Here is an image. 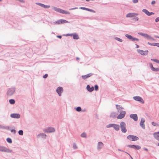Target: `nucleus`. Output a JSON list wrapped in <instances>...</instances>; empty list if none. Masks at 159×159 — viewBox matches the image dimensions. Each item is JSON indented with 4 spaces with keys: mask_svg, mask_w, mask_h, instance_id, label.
<instances>
[{
    "mask_svg": "<svg viewBox=\"0 0 159 159\" xmlns=\"http://www.w3.org/2000/svg\"><path fill=\"white\" fill-rule=\"evenodd\" d=\"M16 90V88L15 87H11L7 89V94L9 96H11L14 94Z\"/></svg>",
    "mask_w": 159,
    "mask_h": 159,
    "instance_id": "nucleus-1",
    "label": "nucleus"
},
{
    "mask_svg": "<svg viewBox=\"0 0 159 159\" xmlns=\"http://www.w3.org/2000/svg\"><path fill=\"white\" fill-rule=\"evenodd\" d=\"M53 9L55 11H56L57 12H59L61 13H62V14H68V15L70 14V12H69L66 11H65V10L61 9L60 8H57V7H53Z\"/></svg>",
    "mask_w": 159,
    "mask_h": 159,
    "instance_id": "nucleus-2",
    "label": "nucleus"
},
{
    "mask_svg": "<svg viewBox=\"0 0 159 159\" xmlns=\"http://www.w3.org/2000/svg\"><path fill=\"white\" fill-rule=\"evenodd\" d=\"M0 152L11 153L12 152V150H10L4 146L0 145Z\"/></svg>",
    "mask_w": 159,
    "mask_h": 159,
    "instance_id": "nucleus-3",
    "label": "nucleus"
},
{
    "mask_svg": "<svg viewBox=\"0 0 159 159\" xmlns=\"http://www.w3.org/2000/svg\"><path fill=\"white\" fill-rule=\"evenodd\" d=\"M120 128L121 131L124 133H126L127 131V129L126 128L125 123L123 121H122L120 123Z\"/></svg>",
    "mask_w": 159,
    "mask_h": 159,
    "instance_id": "nucleus-4",
    "label": "nucleus"
},
{
    "mask_svg": "<svg viewBox=\"0 0 159 159\" xmlns=\"http://www.w3.org/2000/svg\"><path fill=\"white\" fill-rule=\"evenodd\" d=\"M127 138L129 140L132 141H137L139 139L138 137L132 135H129L127 136Z\"/></svg>",
    "mask_w": 159,
    "mask_h": 159,
    "instance_id": "nucleus-5",
    "label": "nucleus"
},
{
    "mask_svg": "<svg viewBox=\"0 0 159 159\" xmlns=\"http://www.w3.org/2000/svg\"><path fill=\"white\" fill-rule=\"evenodd\" d=\"M44 131L47 133H52L55 131V129L53 127H48L47 129H44Z\"/></svg>",
    "mask_w": 159,
    "mask_h": 159,
    "instance_id": "nucleus-6",
    "label": "nucleus"
},
{
    "mask_svg": "<svg viewBox=\"0 0 159 159\" xmlns=\"http://www.w3.org/2000/svg\"><path fill=\"white\" fill-rule=\"evenodd\" d=\"M125 36L128 39H130L132 41H139V40L138 39L134 37H132L129 34H126L125 35Z\"/></svg>",
    "mask_w": 159,
    "mask_h": 159,
    "instance_id": "nucleus-7",
    "label": "nucleus"
},
{
    "mask_svg": "<svg viewBox=\"0 0 159 159\" xmlns=\"http://www.w3.org/2000/svg\"><path fill=\"white\" fill-rule=\"evenodd\" d=\"M133 99L135 101H139L142 104L144 103V101H143V99L140 96H134L133 97Z\"/></svg>",
    "mask_w": 159,
    "mask_h": 159,
    "instance_id": "nucleus-8",
    "label": "nucleus"
},
{
    "mask_svg": "<svg viewBox=\"0 0 159 159\" xmlns=\"http://www.w3.org/2000/svg\"><path fill=\"white\" fill-rule=\"evenodd\" d=\"M120 114L117 116V118L118 119H121L123 118L125 116L126 112L125 111H119Z\"/></svg>",
    "mask_w": 159,
    "mask_h": 159,
    "instance_id": "nucleus-9",
    "label": "nucleus"
},
{
    "mask_svg": "<svg viewBox=\"0 0 159 159\" xmlns=\"http://www.w3.org/2000/svg\"><path fill=\"white\" fill-rule=\"evenodd\" d=\"M68 21L66 20L63 19H60L54 22L55 24H64L68 23Z\"/></svg>",
    "mask_w": 159,
    "mask_h": 159,
    "instance_id": "nucleus-10",
    "label": "nucleus"
},
{
    "mask_svg": "<svg viewBox=\"0 0 159 159\" xmlns=\"http://www.w3.org/2000/svg\"><path fill=\"white\" fill-rule=\"evenodd\" d=\"M63 91L62 87H59L57 88L56 89V92L58 94L59 96H61V93L63 92Z\"/></svg>",
    "mask_w": 159,
    "mask_h": 159,
    "instance_id": "nucleus-11",
    "label": "nucleus"
},
{
    "mask_svg": "<svg viewBox=\"0 0 159 159\" xmlns=\"http://www.w3.org/2000/svg\"><path fill=\"white\" fill-rule=\"evenodd\" d=\"M137 51L138 53L143 55H147L148 52V50H146L145 51H144L140 49H138Z\"/></svg>",
    "mask_w": 159,
    "mask_h": 159,
    "instance_id": "nucleus-12",
    "label": "nucleus"
},
{
    "mask_svg": "<svg viewBox=\"0 0 159 159\" xmlns=\"http://www.w3.org/2000/svg\"><path fill=\"white\" fill-rule=\"evenodd\" d=\"M127 147L130 148H131L137 150H139L141 148V147L138 145H127Z\"/></svg>",
    "mask_w": 159,
    "mask_h": 159,
    "instance_id": "nucleus-13",
    "label": "nucleus"
},
{
    "mask_svg": "<svg viewBox=\"0 0 159 159\" xmlns=\"http://www.w3.org/2000/svg\"><path fill=\"white\" fill-rule=\"evenodd\" d=\"M10 116L12 118L19 119L20 118V115L19 114L13 113L11 114Z\"/></svg>",
    "mask_w": 159,
    "mask_h": 159,
    "instance_id": "nucleus-14",
    "label": "nucleus"
},
{
    "mask_svg": "<svg viewBox=\"0 0 159 159\" xmlns=\"http://www.w3.org/2000/svg\"><path fill=\"white\" fill-rule=\"evenodd\" d=\"M36 5H37L41 7H43L44 8H49L50 6L49 5H45L43 4H42L40 3L39 2H36Z\"/></svg>",
    "mask_w": 159,
    "mask_h": 159,
    "instance_id": "nucleus-15",
    "label": "nucleus"
},
{
    "mask_svg": "<svg viewBox=\"0 0 159 159\" xmlns=\"http://www.w3.org/2000/svg\"><path fill=\"white\" fill-rule=\"evenodd\" d=\"M144 122V119L143 118H142L140 122V126L143 129H145Z\"/></svg>",
    "mask_w": 159,
    "mask_h": 159,
    "instance_id": "nucleus-16",
    "label": "nucleus"
},
{
    "mask_svg": "<svg viewBox=\"0 0 159 159\" xmlns=\"http://www.w3.org/2000/svg\"><path fill=\"white\" fill-rule=\"evenodd\" d=\"M142 11L144 12L145 14H146L148 16H150L154 14V13L152 12H149L148 10L146 9H143Z\"/></svg>",
    "mask_w": 159,
    "mask_h": 159,
    "instance_id": "nucleus-17",
    "label": "nucleus"
},
{
    "mask_svg": "<svg viewBox=\"0 0 159 159\" xmlns=\"http://www.w3.org/2000/svg\"><path fill=\"white\" fill-rule=\"evenodd\" d=\"M130 118L133 119L134 121L138 120V116L136 114H131L129 115Z\"/></svg>",
    "mask_w": 159,
    "mask_h": 159,
    "instance_id": "nucleus-18",
    "label": "nucleus"
},
{
    "mask_svg": "<svg viewBox=\"0 0 159 159\" xmlns=\"http://www.w3.org/2000/svg\"><path fill=\"white\" fill-rule=\"evenodd\" d=\"M139 15L138 13H129L126 15L127 17H134L136 16H138Z\"/></svg>",
    "mask_w": 159,
    "mask_h": 159,
    "instance_id": "nucleus-19",
    "label": "nucleus"
},
{
    "mask_svg": "<svg viewBox=\"0 0 159 159\" xmlns=\"http://www.w3.org/2000/svg\"><path fill=\"white\" fill-rule=\"evenodd\" d=\"M86 89L89 92H92L94 90V87L93 86L90 87V85H88L86 87Z\"/></svg>",
    "mask_w": 159,
    "mask_h": 159,
    "instance_id": "nucleus-20",
    "label": "nucleus"
},
{
    "mask_svg": "<svg viewBox=\"0 0 159 159\" xmlns=\"http://www.w3.org/2000/svg\"><path fill=\"white\" fill-rule=\"evenodd\" d=\"M93 74L92 73H90L86 75H83L82 76V78L84 80H85L87 78L91 76Z\"/></svg>",
    "mask_w": 159,
    "mask_h": 159,
    "instance_id": "nucleus-21",
    "label": "nucleus"
},
{
    "mask_svg": "<svg viewBox=\"0 0 159 159\" xmlns=\"http://www.w3.org/2000/svg\"><path fill=\"white\" fill-rule=\"evenodd\" d=\"M70 36L73 37V39H79V37L77 34L76 33L70 34Z\"/></svg>",
    "mask_w": 159,
    "mask_h": 159,
    "instance_id": "nucleus-22",
    "label": "nucleus"
},
{
    "mask_svg": "<svg viewBox=\"0 0 159 159\" xmlns=\"http://www.w3.org/2000/svg\"><path fill=\"white\" fill-rule=\"evenodd\" d=\"M103 145V143L101 142H98L97 145V149L98 150L101 149Z\"/></svg>",
    "mask_w": 159,
    "mask_h": 159,
    "instance_id": "nucleus-23",
    "label": "nucleus"
},
{
    "mask_svg": "<svg viewBox=\"0 0 159 159\" xmlns=\"http://www.w3.org/2000/svg\"><path fill=\"white\" fill-rule=\"evenodd\" d=\"M153 136L156 140L159 141V132L154 133Z\"/></svg>",
    "mask_w": 159,
    "mask_h": 159,
    "instance_id": "nucleus-24",
    "label": "nucleus"
},
{
    "mask_svg": "<svg viewBox=\"0 0 159 159\" xmlns=\"http://www.w3.org/2000/svg\"><path fill=\"white\" fill-rule=\"evenodd\" d=\"M113 127L116 131H118L120 129V125H118L114 124Z\"/></svg>",
    "mask_w": 159,
    "mask_h": 159,
    "instance_id": "nucleus-25",
    "label": "nucleus"
},
{
    "mask_svg": "<svg viewBox=\"0 0 159 159\" xmlns=\"http://www.w3.org/2000/svg\"><path fill=\"white\" fill-rule=\"evenodd\" d=\"M38 137H41L42 138L46 139V134L43 133H41L37 135Z\"/></svg>",
    "mask_w": 159,
    "mask_h": 159,
    "instance_id": "nucleus-26",
    "label": "nucleus"
},
{
    "mask_svg": "<svg viewBox=\"0 0 159 159\" xmlns=\"http://www.w3.org/2000/svg\"><path fill=\"white\" fill-rule=\"evenodd\" d=\"M116 109H117L118 112L122 111V109H123V108L120 105L116 104Z\"/></svg>",
    "mask_w": 159,
    "mask_h": 159,
    "instance_id": "nucleus-27",
    "label": "nucleus"
},
{
    "mask_svg": "<svg viewBox=\"0 0 159 159\" xmlns=\"http://www.w3.org/2000/svg\"><path fill=\"white\" fill-rule=\"evenodd\" d=\"M0 129L9 130V127L8 126H5L3 125H0Z\"/></svg>",
    "mask_w": 159,
    "mask_h": 159,
    "instance_id": "nucleus-28",
    "label": "nucleus"
},
{
    "mask_svg": "<svg viewBox=\"0 0 159 159\" xmlns=\"http://www.w3.org/2000/svg\"><path fill=\"white\" fill-rule=\"evenodd\" d=\"M117 115V114L116 113L113 112L111 113L110 117L111 118H114L116 117Z\"/></svg>",
    "mask_w": 159,
    "mask_h": 159,
    "instance_id": "nucleus-29",
    "label": "nucleus"
},
{
    "mask_svg": "<svg viewBox=\"0 0 159 159\" xmlns=\"http://www.w3.org/2000/svg\"><path fill=\"white\" fill-rule=\"evenodd\" d=\"M139 34L140 35H141V36L145 37L146 38L148 35V34L143 33H139Z\"/></svg>",
    "mask_w": 159,
    "mask_h": 159,
    "instance_id": "nucleus-30",
    "label": "nucleus"
},
{
    "mask_svg": "<svg viewBox=\"0 0 159 159\" xmlns=\"http://www.w3.org/2000/svg\"><path fill=\"white\" fill-rule=\"evenodd\" d=\"M9 102L10 104H13L15 102V101L14 99H11L9 100Z\"/></svg>",
    "mask_w": 159,
    "mask_h": 159,
    "instance_id": "nucleus-31",
    "label": "nucleus"
},
{
    "mask_svg": "<svg viewBox=\"0 0 159 159\" xmlns=\"http://www.w3.org/2000/svg\"><path fill=\"white\" fill-rule=\"evenodd\" d=\"M114 125V124H110L107 125H106V127L107 128L113 127Z\"/></svg>",
    "mask_w": 159,
    "mask_h": 159,
    "instance_id": "nucleus-32",
    "label": "nucleus"
},
{
    "mask_svg": "<svg viewBox=\"0 0 159 159\" xmlns=\"http://www.w3.org/2000/svg\"><path fill=\"white\" fill-rule=\"evenodd\" d=\"M80 136L82 137L86 138V134L85 133L83 132L81 134Z\"/></svg>",
    "mask_w": 159,
    "mask_h": 159,
    "instance_id": "nucleus-33",
    "label": "nucleus"
},
{
    "mask_svg": "<svg viewBox=\"0 0 159 159\" xmlns=\"http://www.w3.org/2000/svg\"><path fill=\"white\" fill-rule=\"evenodd\" d=\"M6 140L7 142L9 143H12L11 139L9 138H7Z\"/></svg>",
    "mask_w": 159,
    "mask_h": 159,
    "instance_id": "nucleus-34",
    "label": "nucleus"
},
{
    "mask_svg": "<svg viewBox=\"0 0 159 159\" xmlns=\"http://www.w3.org/2000/svg\"><path fill=\"white\" fill-rule=\"evenodd\" d=\"M152 70L155 71V72H157V71H159V68H154V67L153 69Z\"/></svg>",
    "mask_w": 159,
    "mask_h": 159,
    "instance_id": "nucleus-35",
    "label": "nucleus"
},
{
    "mask_svg": "<svg viewBox=\"0 0 159 159\" xmlns=\"http://www.w3.org/2000/svg\"><path fill=\"white\" fill-rule=\"evenodd\" d=\"M151 60L152 61H154L155 62H156L157 63H158L159 64V60H158L157 59H151Z\"/></svg>",
    "mask_w": 159,
    "mask_h": 159,
    "instance_id": "nucleus-36",
    "label": "nucleus"
},
{
    "mask_svg": "<svg viewBox=\"0 0 159 159\" xmlns=\"http://www.w3.org/2000/svg\"><path fill=\"white\" fill-rule=\"evenodd\" d=\"M115 39L116 40L120 42H121L123 41V40L121 39H120V38L117 37L115 38Z\"/></svg>",
    "mask_w": 159,
    "mask_h": 159,
    "instance_id": "nucleus-37",
    "label": "nucleus"
},
{
    "mask_svg": "<svg viewBox=\"0 0 159 159\" xmlns=\"http://www.w3.org/2000/svg\"><path fill=\"white\" fill-rule=\"evenodd\" d=\"M18 134L20 135H22L23 134V131L22 130H20L18 131Z\"/></svg>",
    "mask_w": 159,
    "mask_h": 159,
    "instance_id": "nucleus-38",
    "label": "nucleus"
},
{
    "mask_svg": "<svg viewBox=\"0 0 159 159\" xmlns=\"http://www.w3.org/2000/svg\"><path fill=\"white\" fill-rule=\"evenodd\" d=\"M76 110L77 111L80 112L81 111V107H78L76 108Z\"/></svg>",
    "mask_w": 159,
    "mask_h": 159,
    "instance_id": "nucleus-39",
    "label": "nucleus"
},
{
    "mask_svg": "<svg viewBox=\"0 0 159 159\" xmlns=\"http://www.w3.org/2000/svg\"><path fill=\"white\" fill-rule=\"evenodd\" d=\"M132 20L135 21H138L139 20V18L134 16V17H133Z\"/></svg>",
    "mask_w": 159,
    "mask_h": 159,
    "instance_id": "nucleus-40",
    "label": "nucleus"
},
{
    "mask_svg": "<svg viewBox=\"0 0 159 159\" xmlns=\"http://www.w3.org/2000/svg\"><path fill=\"white\" fill-rule=\"evenodd\" d=\"M73 148L74 149H75L77 148V147L75 143H74L73 145Z\"/></svg>",
    "mask_w": 159,
    "mask_h": 159,
    "instance_id": "nucleus-41",
    "label": "nucleus"
},
{
    "mask_svg": "<svg viewBox=\"0 0 159 159\" xmlns=\"http://www.w3.org/2000/svg\"><path fill=\"white\" fill-rule=\"evenodd\" d=\"M79 8L80 9H82V10H86V11H88V9H89V8H86V7H80Z\"/></svg>",
    "mask_w": 159,
    "mask_h": 159,
    "instance_id": "nucleus-42",
    "label": "nucleus"
},
{
    "mask_svg": "<svg viewBox=\"0 0 159 159\" xmlns=\"http://www.w3.org/2000/svg\"><path fill=\"white\" fill-rule=\"evenodd\" d=\"M152 125L154 126H157L158 125V124L152 121L151 123Z\"/></svg>",
    "mask_w": 159,
    "mask_h": 159,
    "instance_id": "nucleus-43",
    "label": "nucleus"
},
{
    "mask_svg": "<svg viewBox=\"0 0 159 159\" xmlns=\"http://www.w3.org/2000/svg\"><path fill=\"white\" fill-rule=\"evenodd\" d=\"M94 87H95V90L97 91L98 90V86L96 84V85H95Z\"/></svg>",
    "mask_w": 159,
    "mask_h": 159,
    "instance_id": "nucleus-44",
    "label": "nucleus"
},
{
    "mask_svg": "<svg viewBox=\"0 0 159 159\" xmlns=\"http://www.w3.org/2000/svg\"><path fill=\"white\" fill-rule=\"evenodd\" d=\"M88 11H89L93 13H95L96 11L93 10L88 9Z\"/></svg>",
    "mask_w": 159,
    "mask_h": 159,
    "instance_id": "nucleus-45",
    "label": "nucleus"
},
{
    "mask_svg": "<svg viewBox=\"0 0 159 159\" xmlns=\"http://www.w3.org/2000/svg\"><path fill=\"white\" fill-rule=\"evenodd\" d=\"M149 66H150V68H151L152 70L154 68L152 64L151 63H149Z\"/></svg>",
    "mask_w": 159,
    "mask_h": 159,
    "instance_id": "nucleus-46",
    "label": "nucleus"
},
{
    "mask_svg": "<svg viewBox=\"0 0 159 159\" xmlns=\"http://www.w3.org/2000/svg\"><path fill=\"white\" fill-rule=\"evenodd\" d=\"M11 132L15 134L16 133V131L14 129H12L11 130Z\"/></svg>",
    "mask_w": 159,
    "mask_h": 159,
    "instance_id": "nucleus-47",
    "label": "nucleus"
},
{
    "mask_svg": "<svg viewBox=\"0 0 159 159\" xmlns=\"http://www.w3.org/2000/svg\"><path fill=\"white\" fill-rule=\"evenodd\" d=\"M155 21L156 22H157L159 21V17L155 19Z\"/></svg>",
    "mask_w": 159,
    "mask_h": 159,
    "instance_id": "nucleus-48",
    "label": "nucleus"
},
{
    "mask_svg": "<svg viewBox=\"0 0 159 159\" xmlns=\"http://www.w3.org/2000/svg\"><path fill=\"white\" fill-rule=\"evenodd\" d=\"M48 76V75L47 74H45L43 76V78H46Z\"/></svg>",
    "mask_w": 159,
    "mask_h": 159,
    "instance_id": "nucleus-49",
    "label": "nucleus"
},
{
    "mask_svg": "<svg viewBox=\"0 0 159 159\" xmlns=\"http://www.w3.org/2000/svg\"><path fill=\"white\" fill-rule=\"evenodd\" d=\"M78 9V7H74V8H70L69 10H75V9Z\"/></svg>",
    "mask_w": 159,
    "mask_h": 159,
    "instance_id": "nucleus-50",
    "label": "nucleus"
},
{
    "mask_svg": "<svg viewBox=\"0 0 159 159\" xmlns=\"http://www.w3.org/2000/svg\"><path fill=\"white\" fill-rule=\"evenodd\" d=\"M152 38V37L150 36L149 35H148V36H147V39H151Z\"/></svg>",
    "mask_w": 159,
    "mask_h": 159,
    "instance_id": "nucleus-51",
    "label": "nucleus"
},
{
    "mask_svg": "<svg viewBox=\"0 0 159 159\" xmlns=\"http://www.w3.org/2000/svg\"><path fill=\"white\" fill-rule=\"evenodd\" d=\"M138 2V0H133V2L134 3H137Z\"/></svg>",
    "mask_w": 159,
    "mask_h": 159,
    "instance_id": "nucleus-52",
    "label": "nucleus"
},
{
    "mask_svg": "<svg viewBox=\"0 0 159 159\" xmlns=\"http://www.w3.org/2000/svg\"><path fill=\"white\" fill-rule=\"evenodd\" d=\"M155 3H156L155 1H153L151 2V4L152 5H153Z\"/></svg>",
    "mask_w": 159,
    "mask_h": 159,
    "instance_id": "nucleus-53",
    "label": "nucleus"
},
{
    "mask_svg": "<svg viewBox=\"0 0 159 159\" xmlns=\"http://www.w3.org/2000/svg\"><path fill=\"white\" fill-rule=\"evenodd\" d=\"M152 46H156V43H152Z\"/></svg>",
    "mask_w": 159,
    "mask_h": 159,
    "instance_id": "nucleus-54",
    "label": "nucleus"
},
{
    "mask_svg": "<svg viewBox=\"0 0 159 159\" xmlns=\"http://www.w3.org/2000/svg\"><path fill=\"white\" fill-rule=\"evenodd\" d=\"M57 37L60 39H61L62 37V36L61 35H57Z\"/></svg>",
    "mask_w": 159,
    "mask_h": 159,
    "instance_id": "nucleus-55",
    "label": "nucleus"
},
{
    "mask_svg": "<svg viewBox=\"0 0 159 159\" xmlns=\"http://www.w3.org/2000/svg\"><path fill=\"white\" fill-rule=\"evenodd\" d=\"M125 152L126 153H127L129 155V156H130V157H131V159H132V158H133L131 156L129 153H127L126 152Z\"/></svg>",
    "mask_w": 159,
    "mask_h": 159,
    "instance_id": "nucleus-56",
    "label": "nucleus"
},
{
    "mask_svg": "<svg viewBox=\"0 0 159 159\" xmlns=\"http://www.w3.org/2000/svg\"><path fill=\"white\" fill-rule=\"evenodd\" d=\"M143 149L145 151H148V149L147 148H144Z\"/></svg>",
    "mask_w": 159,
    "mask_h": 159,
    "instance_id": "nucleus-57",
    "label": "nucleus"
},
{
    "mask_svg": "<svg viewBox=\"0 0 159 159\" xmlns=\"http://www.w3.org/2000/svg\"><path fill=\"white\" fill-rule=\"evenodd\" d=\"M156 46L159 47V43H156Z\"/></svg>",
    "mask_w": 159,
    "mask_h": 159,
    "instance_id": "nucleus-58",
    "label": "nucleus"
},
{
    "mask_svg": "<svg viewBox=\"0 0 159 159\" xmlns=\"http://www.w3.org/2000/svg\"><path fill=\"white\" fill-rule=\"evenodd\" d=\"M118 151H121V152H124V151L123 150L120 149H118Z\"/></svg>",
    "mask_w": 159,
    "mask_h": 159,
    "instance_id": "nucleus-59",
    "label": "nucleus"
},
{
    "mask_svg": "<svg viewBox=\"0 0 159 159\" xmlns=\"http://www.w3.org/2000/svg\"><path fill=\"white\" fill-rule=\"evenodd\" d=\"M154 37L156 38H159V37L157 35H154Z\"/></svg>",
    "mask_w": 159,
    "mask_h": 159,
    "instance_id": "nucleus-60",
    "label": "nucleus"
},
{
    "mask_svg": "<svg viewBox=\"0 0 159 159\" xmlns=\"http://www.w3.org/2000/svg\"><path fill=\"white\" fill-rule=\"evenodd\" d=\"M136 48H138L139 47V46L137 44H136Z\"/></svg>",
    "mask_w": 159,
    "mask_h": 159,
    "instance_id": "nucleus-61",
    "label": "nucleus"
},
{
    "mask_svg": "<svg viewBox=\"0 0 159 159\" xmlns=\"http://www.w3.org/2000/svg\"><path fill=\"white\" fill-rule=\"evenodd\" d=\"M148 44L150 45H151V46H152V43H151L149 42H148Z\"/></svg>",
    "mask_w": 159,
    "mask_h": 159,
    "instance_id": "nucleus-62",
    "label": "nucleus"
},
{
    "mask_svg": "<svg viewBox=\"0 0 159 159\" xmlns=\"http://www.w3.org/2000/svg\"><path fill=\"white\" fill-rule=\"evenodd\" d=\"M151 40H152L154 41H156V40L155 39H153V38H152V37Z\"/></svg>",
    "mask_w": 159,
    "mask_h": 159,
    "instance_id": "nucleus-63",
    "label": "nucleus"
},
{
    "mask_svg": "<svg viewBox=\"0 0 159 159\" xmlns=\"http://www.w3.org/2000/svg\"><path fill=\"white\" fill-rule=\"evenodd\" d=\"M76 59H77V60H79V59H80V58H79V57H76Z\"/></svg>",
    "mask_w": 159,
    "mask_h": 159,
    "instance_id": "nucleus-64",
    "label": "nucleus"
}]
</instances>
